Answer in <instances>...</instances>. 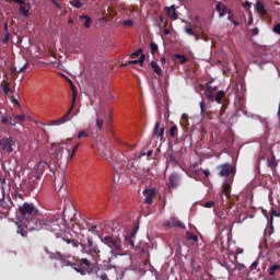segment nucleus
<instances>
[{
  "label": "nucleus",
  "instance_id": "obj_60",
  "mask_svg": "<svg viewBox=\"0 0 280 280\" xmlns=\"http://www.w3.org/2000/svg\"><path fill=\"white\" fill-rule=\"evenodd\" d=\"M201 39L205 40V42H208L209 40V36L206 35V34H201Z\"/></svg>",
  "mask_w": 280,
  "mask_h": 280
},
{
  "label": "nucleus",
  "instance_id": "obj_46",
  "mask_svg": "<svg viewBox=\"0 0 280 280\" xmlns=\"http://www.w3.org/2000/svg\"><path fill=\"white\" fill-rule=\"evenodd\" d=\"M199 106H200V113L205 114L206 113V103H205V101H201Z\"/></svg>",
  "mask_w": 280,
  "mask_h": 280
},
{
  "label": "nucleus",
  "instance_id": "obj_55",
  "mask_svg": "<svg viewBox=\"0 0 280 280\" xmlns=\"http://www.w3.org/2000/svg\"><path fill=\"white\" fill-rule=\"evenodd\" d=\"M273 32L278 35H280V24H277L275 27H273Z\"/></svg>",
  "mask_w": 280,
  "mask_h": 280
},
{
  "label": "nucleus",
  "instance_id": "obj_19",
  "mask_svg": "<svg viewBox=\"0 0 280 280\" xmlns=\"http://www.w3.org/2000/svg\"><path fill=\"white\" fill-rule=\"evenodd\" d=\"M166 15L170 16L173 21L178 19L175 7L165 8Z\"/></svg>",
  "mask_w": 280,
  "mask_h": 280
},
{
  "label": "nucleus",
  "instance_id": "obj_56",
  "mask_svg": "<svg viewBox=\"0 0 280 280\" xmlns=\"http://www.w3.org/2000/svg\"><path fill=\"white\" fill-rule=\"evenodd\" d=\"M80 145H81V143H77V144L72 148V154H71V155H73V154L77 152V150L79 149Z\"/></svg>",
  "mask_w": 280,
  "mask_h": 280
},
{
  "label": "nucleus",
  "instance_id": "obj_3",
  "mask_svg": "<svg viewBox=\"0 0 280 280\" xmlns=\"http://www.w3.org/2000/svg\"><path fill=\"white\" fill-rule=\"evenodd\" d=\"M61 218V213H55V211L46 212L42 217L37 215L35 223H31L32 231H39L43 229H49L50 231H61V226L58 221Z\"/></svg>",
  "mask_w": 280,
  "mask_h": 280
},
{
  "label": "nucleus",
  "instance_id": "obj_49",
  "mask_svg": "<svg viewBox=\"0 0 280 280\" xmlns=\"http://www.w3.org/2000/svg\"><path fill=\"white\" fill-rule=\"evenodd\" d=\"M259 266V261L258 260H255L253 261V264L250 265V270H256Z\"/></svg>",
  "mask_w": 280,
  "mask_h": 280
},
{
  "label": "nucleus",
  "instance_id": "obj_38",
  "mask_svg": "<svg viewBox=\"0 0 280 280\" xmlns=\"http://www.w3.org/2000/svg\"><path fill=\"white\" fill-rule=\"evenodd\" d=\"M205 96H206V98L209 100V101H214V94H213V92H209L208 90H206Z\"/></svg>",
  "mask_w": 280,
  "mask_h": 280
},
{
  "label": "nucleus",
  "instance_id": "obj_27",
  "mask_svg": "<svg viewBox=\"0 0 280 280\" xmlns=\"http://www.w3.org/2000/svg\"><path fill=\"white\" fill-rule=\"evenodd\" d=\"M186 240L191 241L192 243H197L199 241L198 236L190 231L186 232Z\"/></svg>",
  "mask_w": 280,
  "mask_h": 280
},
{
  "label": "nucleus",
  "instance_id": "obj_39",
  "mask_svg": "<svg viewBox=\"0 0 280 280\" xmlns=\"http://www.w3.org/2000/svg\"><path fill=\"white\" fill-rule=\"evenodd\" d=\"M95 122H96L97 129H98V130H102L103 127H104V120H103V119H100V118H96Z\"/></svg>",
  "mask_w": 280,
  "mask_h": 280
},
{
  "label": "nucleus",
  "instance_id": "obj_51",
  "mask_svg": "<svg viewBox=\"0 0 280 280\" xmlns=\"http://www.w3.org/2000/svg\"><path fill=\"white\" fill-rule=\"evenodd\" d=\"M122 25L126 26V27H131V26H133V21H131V20L125 21L122 23Z\"/></svg>",
  "mask_w": 280,
  "mask_h": 280
},
{
  "label": "nucleus",
  "instance_id": "obj_30",
  "mask_svg": "<svg viewBox=\"0 0 280 280\" xmlns=\"http://www.w3.org/2000/svg\"><path fill=\"white\" fill-rule=\"evenodd\" d=\"M0 206L5 210V211H8V210H10L11 209V207H12V201L11 200H1L0 201Z\"/></svg>",
  "mask_w": 280,
  "mask_h": 280
},
{
  "label": "nucleus",
  "instance_id": "obj_61",
  "mask_svg": "<svg viewBox=\"0 0 280 280\" xmlns=\"http://www.w3.org/2000/svg\"><path fill=\"white\" fill-rule=\"evenodd\" d=\"M202 173L206 177H209L211 175L210 171L208 170H203Z\"/></svg>",
  "mask_w": 280,
  "mask_h": 280
},
{
  "label": "nucleus",
  "instance_id": "obj_17",
  "mask_svg": "<svg viewBox=\"0 0 280 280\" xmlns=\"http://www.w3.org/2000/svg\"><path fill=\"white\" fill-rule=\"evenodd\" d=\"M255 8H256L257 13H259L261 15H267L268 14L266 5H265V3L262 1H257Z\"/></svg>",
  "mask_w": 280,
  "mask_h": 280
},
{
  "label": "nucleus",
  "instance_id": "obj_40",
  "mask_svg": "<svg viewBox=\"0 0 280 280\" xmlns=\"http://www.w3.org/2000/svg\"><path fill=\"white\" fill-rule=\"evenodd\" d=\"M65 255H62L60 252H57L52 255V258L56 260L61 261L63 259Z\"/></svg>",
  "mask_w": 280,
  "mask_h": 280
},
{
  "label": "nucleus",
  "instance_id": "obj_34",
  "mask_svg": "<svg viewBox=\"0 0 280 280\" xmlns=\"http://www.w3.org/2000/svg\"><path fill=\"white\" fill-rule=\"evenodd\" d=\"M69 4L72 5L75 9H81L83 7V3H81L80 0H72L69 1Z\"/></svg>",
  "mask_w": 280,
  "mask_h": 280
},
{
  "label": "nucleus",
  "instance_id": "obj_2",
  "mask_svg": "<svg viewBox=\"0 0 280 280\" xmlns=\"http://www.w3.org/2000/svg\"><path fill=\"white\" fill-rule=\"evenodd\" d=\"M68 258V256L62 257L60 264L67 267L70 266L72 269H74L78 273L82 276L95 272L96 278H100L101 280H109L105 270L101 268H94V265L88 258H81L75 262H71Z\"/></svg>",
  "mask_w": 280,
  "mask_h": 280
},
{
  "label": "nucleus",
  "instance_id": "obj_24",
  "mask_svg": "<svg viewBox=\"0 0 280 280\" xmlns=\"http://www.w3.org/2000/svg\"><path fill=\"white\" fill-rule=\"evenodd\" d=\"M30 5H27L26 3L24 4H21L20 9H19V12L20 14H22L23 16H28V13H30Z\"/></svg>",
  "mask_w": 280,
  "mask_h": 280
},
{
  "label": "nucleus",
  "instance_id": "obj_59",
  "mask_svg": "<svg viewBox=\"0 0 280 280\" xmlns=\"http://www.w3.org/2000/svg\"><path fill=\"white\" fill-rule=\"evenodd\" d=\"M16 4H25V0H12Z\"/></svg>",
  "mask_w": 280,
  "mask_h": 280
},
{
  "label": "nucleus",
  "instance_id": "obj_16",
  "mask_svg": "<svg viewBox=\"0 0 280 280\" xmlns=\"http://www.w3.org/2000/svg\"><path fill=\"white\" fill-rule=\"evenodd\" d=\"M69 85H70V90L72 93V98H71V104L72 106L75 105L77 98H78V89L75 88V85L73 84L72 81H69Z\"/></svg>",
  "mask_w": 280,
  "mask_h": 280
},
{
  "label": "nucleus",
  "instance_id": "obj_57",
  "mask_svg": "<svg viewBox=\"0 0 280 280\" xmlns=\"http://www.w3.org/2000/svg\"><path fill=\"white\" fill-rule=\"evenodd\" d=\"M1 122H2V124H8V122H9V118L2 116V117H1Z\"/></svg>",
  "mask_w": 280,
  "mask_h": 280
},
{
  "label": "nucleus",
  "instance_id": "obj_26",
  "mask_svg": "<svg viewBox=\"0 0 280 280\" xmlns=\"http://www.w3.org/2000/svg\"><path fill=\"white\" fill-rule=\"evenodd\" d=\"M79 19L82 20V21L85 20V22L83 23V26L85 28H90L92 26V19L90 16L81 15V16H79Z\"/></svg>",
  "mask_w": 280,
  "mask_h": 280
},
{
  "label": "nucleus",
  "instance_id": "obj_54",
  "mask_svg": "<svg viewBox=\"0 0 280 280\" xmlns=\"http://www.w3.org/2000/svg\"><path fill=\"white\" fill-rule=\"evenodd\" d=\"M50 2H51V4H54L58 10H61V9H62V7H61L57 1L51 0Z\"/></svg>",
  "mask_w": 280,
  "mask_h": 280
},
{
  "label": "nucleus",
  "instance_id": "obj_32",
  "mask_svg": "<svg viewBox=\"0 0 280 280\" xmlns=\"http://www.w3.org/2000/svg\"><path fill=\"white\" fill-rule=\"evenodd\" d=\"M168 133H170V137L175 138L178 135V127L177 126H172L170 128Z\"/></svg>",
  "mask_w": 280,
  "mask_h": 280
},
{
  "label": "nucleus",
  "instance_id": "obj_50",
  "mask_svg": "<svg viewBox=\"0 0 280 280\" xmlns=\"http://www.w3.org/2000/svg\"><path fill=\"white\" fill-rule=\"evenodd\" d=\"M215 206V202L214 201H207V202H205V205H203V207H206V208H212V207H214Z\"/></svg>",
  "mask_w": 280,
  "mask_h": 280
},
{
  "label": "nucleus",
  "instance_id": "obj_25",
  "mask_svg": "<svg viewBox=\"0 0 280 280\" xmlns=\"http://www.w3.org/2000/svg\"><path fill=\"white\" fill-rule=\"evenodd\" d=\"M62 241H65L67 244H71L72 247H79V245H80L79 241H75L69 236H63Z\"/></svg>",
  "mask_w": 280,
  "mask_h": 280
},
{
  "label": "nucleus",
  "instance_id": "obj_10",
  "mask_svg": "<svg viewBox=\"0 0 280 280\" xmlns=\"http://www.w3.org/2000/svg\"><path fill=\"white\" fill-rule=\"evenodd\" d=\"M74 106L75 105H73V103H71V106H70L69 110L63 115V117H61L58 120L50 121V125L60 126V125H63V124L70 121L71 120L70 116H71V114H72V112L74 109Z\"/></svg>",
  "mask_w": 280,
  "mask_h": 280
},
{
  "label": "nucleus",
  "instance_id": "obj_53",
  "mask_svg": "<svg viewBox=\"0 0 280 280\" xmlns=\"http://www.w3.org/2000/svg\"><path fill=\"white\" fill-rule=\"evenodd\" d=\"M0 184H1V188L4 189V187L7 186V179L0 178Z\"/></svg>",
  "mask_w": 280,
  "mask_h": 280
},
{
  "label": "nucleus",
  "instance_id": "obj_45",
  "mask_svg": "<svg viewBox=\"0 0 280 280\" xmlns=\"http://www.w3.org/2000/svg\"><path fill=\"white\" fill-rule=\"evenodd\" d=\"M13 118L21 121V122L25 121V116L24 115H15V116H13Z\"/></svg>",
  "mask_w": 280,
  "mask_h": 280
},
{
  "label": "nucleus",
  "instance_id": "obj_6",
  "mask_svg": "<svg viewBox=\"0 0 280 280\" xmlns=\"http://www.w3.org/2000/svg\"><path fill=\"white\" fill-rule=\"evenodd\" d=\"M217 170L219 171V176L220 177H232V180H234L235 175H236V166L231 165L230 163L221 164L217 166Z\"/></svg>",
  "mask_w": 280,
  "mask_h": 280
},
{
  "label": "nucleus",
  "instance_id": "obj_63",
  "mask_svg": "<svg viewBox=\"0 0 280 280\" xmlns=\"http://www.w3.org/2000/svg\"><path fill=\"white\" fill-rule=\"evenodd\" d=\"M9 124H10L11 126H13V127H15V126H16V121H15V120H13L12 118H10Z\"/></svg>",
  "mask_w": 280,
  "mask_h": 280
},
{
  "label": "nucleus",
  "instance_id": "obj_22",
  "mask_svg": "<svg viewBox=\"0 0 280 280\" xmlns=\"http://www.w3.org/2000/svg\"><path fill=\"white\" fill-rule=\"evenodd\" d=\"M136 232H131L129 235L125 236V244L135 246Z\"/></svg>",
  "mask_w": 280,
  "mask_h": 280
},
{
  "label": "nucleus",
  "instance_id": "obj_31",
  "mask_svg": "<svg viewBox=\"0 0 280 280\" xmlns=\"http://www.w3.org/2000/svg\"><path fill=\"white\" fill-rule=\"evenodd\" d=\"M174 58L176 60H179L180 65H185L188 61V59H187V57L185 55L176 54V55H174Z\"/></svg>",
  "mask_w": 280,
  "mask_h": 280
},
{
  "label": "nucleus",
  "instance_id": "obj_36",
  "mask_svg": "<svg viewBox=\"0 0 280 280\" xmlns=\"http://www.w3.org/2000/svg\"><path fill=\"white\" fill-rule=\"evenodd\" d=\"M142 52H143V49H142V48H139V49H137L135 52H132V54L130 55V58H131V59H136V58H138L139 56H141Z\"/></svg>",
  "mask_w": 280,
  "mask_h": 280
},
{
  "label": "nucleus",
  "instance_id": "obj_37",
  "mask_svg": "<svg viewBox=\"0 0 280 280\" xmlns=\"http://www.w3.org/2000/svg\"><path fill=\"white\" fill-rule=\"evenodd\" d=\"M151 55H155L159 51V45L151 43L150 44Z\"/></svg>",
  "mask_w": 280,
  "mask_h": 280
},
{
  "label": "nucleus",
  "instance_id": "obj_48",
  "mask_svg": "<svg viewBox=\"0 0 280 280\" xmlns=\"http://www.w3.org/2000/svg\"><path fill=\"white\" fill-rule=\"evenodd\" d=\"M226 109H228V107L225 105H222V107L220 109V113H219V116L220 117L224 116V114L226 113Z\"/></svg>",
  "mask_w": 280,
  "mask_h": 280
},
{
  "label": "nucleus",
  "instance_id": "obj_1",
  "mask_svg": "<svg viewBox=\"0 0 280 280\" xmlns=\"http://www.w3.org/2000/svg\"><path fill=\"white\" fill-rule=\"evenodd\" d=\"M18 213L20 214L21 221L16 226V234H20L22 237H27V231H33L31 223H35L39 217V210L34 203L24 202L22 206H19ZM26 229V230H25Z\"/></svg>",
  "mask_w": 280,
  "mask_h": 280
},
{
  "label": "nucleus",
  "instance_id": "obj_42",
  "mask_svg": "<svg viewBox=\"0 0 280 280\" xmlns=\"http://www.w3.org/2000/svg\"><path fill=\"white\" fill-rule=\"evenodd\" d=\"M37 183L35 180H30L27 186L28 190H34L36 188Z\"/></svg>",
  "mask_w": 280,
  "mask_h": 280
},
{
  "label": "nucleus",
  "instance_id": "obj_13",
  "mask_svg": "<svg viewBox=\"0 0 280 280\" xmlns=\"http://www.w3.org/2000/svg\"><path fill=\"white\" fill-rule=\"evenodd\" d=\"M143 195H144V203L147 205H152L153 203V199L156 195V190L155 189H145L143 190Z\"/></svg>",
  "mask_w": 280,
  "mask_h": 280
},
{
  "label": "nucleus",
  "instance_id": "obj_8",
  "mask_svg": "<svg viewBox=\"0 0 280 280\" xmlns=\"http://www.w3.org/2000/svg\"><path fill=\"white\" fill-rule=\"evenodd\" d=\"M233 183H234L233 177L225 178V182L223 183L222 189H221V198H223V196L225 197L231 196Z\"/></svg>",
  "mask_w": 280,
  "mask_h": 280
},
{
  "label": "nucleus",
  "instance_id": "obj_18",
  "mask_svg": "<svg viewBox=\"0 0 280 280\" xmlns=\"http://www.w3.org/2000/svg\"><path fill=\"white\" fill-rule=\"evenodd\" d=\"M100 155L106 159L108 162H113V152L109 149H105L104 151H98Z\"/></svg>",
  "mask_w": 280,
  "mask_h": 280
},
{
  "label": "nucleus",
  "instance_id": "obj_44",
  "mask_svg": "<svg viewBox=\"0 0 280 280\" xmlns=\"http://www.w3.org/2000/svg\"><path fill=\"white\" fill-rule=\"evenodd\" d=\"M145 59H147L145 55H141L138 60L139 66L143 67Z\"/></svg>",
  "mask_w": 280,
  "mask_h": 280
},
{
  "label": "nucleus",
  "instance_id": "obj_47",
  "mask_svg": "<svg viewBox=\"0 0 280 280\" xmlns=\"http://www.w3.org/2000/svg\"><path fill=\"white\" fill-rule=\"evenodd\" d=\"M1 40L2 43H8L10 40V33L9 32L4 33V36L2 37Z\"/></svg>",
  "mask_w": 280,
  "mask_h": 280
},
{
  "label": "nucleus",
  "instance_id": "obj_29",
  "mask_svg": "<svg viewBox=\"0 0 280 280\" xmlns=\"http://www.w3.org/2000/svg\"><path fill=\"white\" fill-rule=\"evenodd\" d=\"M277 271H280V265L277 264L269 267V276H276Z\"/></svg>",
  "mask_w": 280,
  "mask_h": 280
},
{
  "label": "nucleus",
  "instance_id": "obj_20",
  "mask_svg": "<svg viewBox=\"0 0 280 280\" xmlns=\"http://www.w3.org/2000/svg\"><path fill=\"white\" fill-rule=\"evenodd\" d=\"M0 88H1L4 95H9L12 92V90L10 88V83L5 80H3L1 82Z\"/></svg>",
  "mask_w": 280,
  "mask_h": 280
},
{
  "label": "nucleus",
  "instance_id": "obj_43",
  "mask_svg": "<svg viewBox=\"0 0 280 280\" xmlns=\"http://www.w3.org/2000/svg\"><path fill=\"white\" fill-rule=\"evenodd\" d=\"M185 33L189 36H194L196 34L192 27L185 28Z\"/></svg>",
  "mask_w": 280,
  "mask_h": 280
},
{
  "label": "nucleus",
  "instance_id": "obj_15",
  "mask_svg": "<svg viewBox=\"0 0 280 280\" xmlns=\"http://www.w3.org/2000/svg\"><path fill=\"white\" fill-rule=\"evenodd\" d=\"M165 133V129L161 128V122L156 121L153 130V136L160 140H163Z\"/></svg>",
  "mask_w": 280,
  "mask_h": 280
},
{
  "label": "nucleus",
  "instance_id": "obj_4",
  "mask_svg": "<svg viewBox=\"0 0 280 280\" xmlns=\"http://www.w3.org/2000/svg\"><path fill=\"white\" fill-rule=\"evenodd\" d=\"M102 243L109 247V253L117 257V255H124V245L119 235H112L109 232H105L104 230L98 235Z\"/></svg>",
  "mask_w": 280,
  "mask_h": 280
},
{
  "label": "nucleus",
  "instance_id": "obj_14",
  "mask_svg": "<svg viewBox=\"0 0 280 280\" xmlns=\"http://www.w3.org/2000/svg\"><path fill=\"white\" fill-rule=\"evenodd\" d=\"M179 175L178 174H176V173H173V174H171L170 176H168V188H173V189H175V188H177L178 187V185H179Z\"/></svg>",
  "mask_w": 280,
  "mask_h": 280
},
{
  "label": "nucleus",
  "instance_id": "obj_28",
  "mask_svg": "<svg viewBox=\"0 0 280 280\" xmlns=\"http://www.w3.org/2000/svg\"><path fill=\"white\" fill-rule=\"evenodd\" d=\"M225 95H226V93H225L224 91H219V92L215 94L213 101H215L217 103L220 104V103L222 102L223 97H225Z\"/></svg>",
  "mask_w": 280,
  "mask_h": 280
},
{
  "label": "nucleus",
  "instance_id": "obj_33",
  "mask_svg": "<svg viewBox=\"0 0 280 280\" xmlns=\"http://www.w3.org/2000/svg\"><path fill=\"white\" fill-rule=\"evenodd\" d=\"M267 165L269 167H276L279 165V163H277V159L275 158V155H272L271 159L267 161Z\"/></svg>",
  "mask_w": 280,
  "mask_h": 280
},
{
  "label": "nucleus",
  "instance_id": "obj_23",
  "mask_svg": "<svg viewBox=\"0 0 280 280\" xmlns=\"http://www.w3.org/2000/svg\"><path fill=\"white\" fill-rule=\"evenodd\" d=\"M48 166V163L45 161H39L36 165V174L44 173L45 168Z\"/></svg>",
  "mask_w": 280,
  "mask_h": 280
},
{
  "label": "nucleus",
  "instance_id": "obj_5",
  "mask_svg": "<svg viewBox=\"0 0 280 280\" xmlns=\"http://www.w3.org/2000/svg\"><path fill=\"white\" fill-rule=\"evenodd\" d=\"M70 186L69 178L61 173L58 178H55V188H58V196L68 197V189Z\"/></svg>",
  "mask_w": 280,
  "mask_h": 280
},
{
  "label": "nucleus",
  "instance_id": "obj_9",
  "mask_svg": "<svg viewBox=\"0 0 280 280\" xmlns=\"http://www.w3.org/2000/svg\"><path fill=\"white\" fill-rule=\"evenodd\" d=\"M15 145V142L11 137H8L7 139L1 140L0 139V147L2 151L12 153L14 151L13 147Z\"/></svg>",
  "mask_w": 280,
  "mask_h": 280
},
{
  "label": "nucleus",
  "instance_id": "obj_64",
  "mask_svg": "<svg viewBox=\"0 0 280 280\" xmlns=\"http://www.w3.org/2000/svg\"><path fill=\"white\" fill-rule=\"evenodd\" d=\"M128 65H139V60H131V61H128Z\"/></svg>",
  "mask_w": 280,
  "mask_h": 280
},
{
  "label": "nucleus",
  "instance_id": "obj_52",
  "mask_svg": "<svg viewBox=\"0 0 280 280\" xmlns=\"http://www.w3.org/2000/svg\"><path fill=\"white\" fill-rule=\"evenodd\" d=\"M257 35H259V28L258 27L253 28L252 30V36H257Z\"/></svg>",
  "mask_w": 280,
  "mask_h": 280
},
{
  "label": "nucleus",
  "instance_id": "obj_58",
  "mask_svg": "<svg viewBox=\"0 0 280 280\" xmlns=\"http://www.w3.org/2000/svg\"><path fill=\"white\" fill-rule=\"evenodd\" d=\"M3 32H4V33H9V24H8V23H4V25H3Z\"/></svg>",
  "mask_w": 280,
  "mask_h": 280
},
{
  "label": "nucleus",
  "instance_id": "obj_21",
  "mask_svg": "<svg viewBox=\"0 0 280 280\" xmlns=\"http://www.w3.org/2000/svg\"><path fill=\"white\" fill-rule=\"evenodd\" d=\"M150 67H151V69L153 70V72H154L155 74H158L159 77H161V75L163 74V70H162V68L158 65V62H155V61L150 62Z\"/></svg>",
  "mask_w": 280,
  "mask_h": 280
},
{
  "label": "nucleus",
  "instance_id": "obj_35",
  "mask_svg": "<svg viewBox=\"0 0 280 280\" xmlns=\"http://www.w3.org/2000/svg\"><path fill=\"white\" fill-rule=\"evenodd\" d=\"M90 133L86 130H81L77 135V139L89 138Z\"/></svg>",
  "mask_w": 280,
  "mask_h": 280
},
{
  "label": "nucleus",
  "instance_id": "obj_11",
  "mask_svg": "<svg viewBox=\"0 0 280 280\" xmlns=\"http://www.w3.org/2000/svg\"><path fill=\"white\" fill-rule=\"evenodd\" d=\"M65 150H66L65 147H62L61 144H58L55 152L51 154V160L54 161L55 165H57L59 161L62 160Z\"/></svg>",
  "mask_w": 280,
  "mask_h": 280
},
{
  "label": "nucleus",
  "instance_id": "obj_12",
  "mask_svg": "<svg viewBox=\"0 0 280 280\" xmlns=\"http://www.w3.org/2000/svg\"><path fill=\"white\" fill-rule=\"evenodd\" d=\"M164 226L167 229L172 228H180V229H186V225L179 221L177 218H171L168 221L164 222Z\"/></svg>",
  "mask_w": 280,
  "mask_h": 280
},
{
  "label": "nucleus",
  "instance_id": "obj_41",
  "mask_svg": "<svg viewBox=\"0 0 280 280\" xmlns=\"http://www.w3.org/2000/svg\"><path fill=\"white\" fill-rule=\"evenodd\" d=\"M206 90L214 94V92L218 91V86H211L209 84H206Z\"/></svg>",
  "mask_w": 280,
  "mask_h": 280
},
{
  "label": "nucleus",
  "instance_id": "obj_62",
  "mask_svg": "<svg viewBox=\"0 0 280 280\" xmlns=\"http://www.w3.org/2000/svg\"><path fill=\"white\" fill-rule=\"evenodd\" d=\"M194 37H195V40H196V42H198V40L201 39V35H198L197 33H195Z\"/></svg>",
  "mask_w": 280,
  "mask_h": 280
},
{
  "label": "nucleus",
  "instance_id": "obj_7",
  "mask_svg": "<svg viewBox=\"0 0 280 280\" xmlns=\"http://www.w3.org/2000/svg\"><path fill=\"white\" fill-rule=\"evenodd\" d=\"M82 246V249L84 252H90L92 255L95 257L100 258L101 257V250L96 245H94V242L91 238H88V248L85 247L84 244H80Z\"/></svg>",
  "mask_w": 280,
  "mask_h": 280
}]
</instances>
